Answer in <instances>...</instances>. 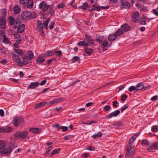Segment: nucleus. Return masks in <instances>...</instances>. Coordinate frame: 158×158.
Masks as SVG:
<instances>
[{"label": "nucleus", "mask_w": 158, "mask_h": 158, "mask_svg": "<svg viewBox=\"0 0 158 158\" xmlns=\"http://www.w3.org/2000/svg\"><path fill=\"white\" fill-rule=\"evenodd\" d=\"M131 148V144L129 143L127 148L126 150L127 151H130Z\"/></svg>", "instance_id": "0e129e2a"}, {"label": "nucleus", "mask_w": 158, "mask_h": 158, "mask_svg": "<svg viewBox=\"0 0 158 158\" xmlns=\"http://www.w3.org/2000/svg\"><path fill=\"white\" fill-rule=\"evenodd\" d=\"M135 152L134 151L133 152L127 151V152L125 155V157L126 158H130L135 153Z\"/></svg>", "instance_id": "393cba45"}, {"label": "nucleus", "mask_w": 158, "mask_h": 158, "mask_svg": "<svg viewBox=\"0 0 158 158\" xmlns=\"http://www.w3.org/2000/svg\"><path fill=\"white\" fill-rule=\"evenodd\" d=\"M53 127H55L59 130H60L61 128V127L58 124H55L53 125Z\"/></svg>", "instance_id": "bf43d9fd"}, {"label": "nucleus", "mask_w": 158, "mask_h": 158, "mask_svg": "<svg viewBox=\"0 0 158 158\" xmlns=\"http://www.w3.org/2000/svg\"><path fill=\"white\" fill-rule=\"evenodd\" d=\"M23 62L24 64L26 65L31 62V60L28 58V56H26L24 57Z\"/></svg>", "instance_id": "a878e982"}, {"label": "nucleus", "mask_w": 158, "mask_h": 158, "mask_svg": "<svg viewBox=\"0 0 158 158\" xmlns=\"http://www.w3.org/2000/svg\"><path fill=\"white\" fill-rule=\"evenodd\" d=\"M123 33V31L121 29H119L118 30L114 33V34L116 35L117 37L119 36L120 35Z\"/></svg>", "instance_id": "473e14b6"}, {"label": "nucleus", "mask_w": 158, "mask_h": 158, "mask_svg": "<svg viewBox=\"0 0 158 158\" xmlns=\"http://www.w3.org/2000/svg\"><path fill=\"white\" fill-rule=\"evenodd\" d=\"M37 27L39 31H41L43 29V24L40 20L37 21Z\"/></svg>", "instance_id": "b1692460"}, {"label": "nucleus", "mask_w": 158, "mask_h": 158, "mask_svg": "<svg viewBox=\"0 0 158 158\" xmlns=\"http://www.w3.org/2000/svg\"><path fill=\"white\" fill-rule=\"evenodd\" d=\"M152 13L157 16H158V12L156 9H153L152 10Z\"/></svg>", "instance_id": "774afa93"}, {"label": "nucleus", "mask_w": 158, "mask_h": 158, "mask_svg": "<svg viewBox=\"0 0 158 158\" xmlns=\"http://www.w3.org/2000/svg\"><path fill=\"white\" fill-rule=\"evenodd\" d=\"M128 108V106L127 105H125L124 106L121 108V112H123V110H124Z\"/></svg>", "instance_id": "69168bd1"}, {"label": "nucleus", "mask_w": 158, "mask_h": 158, "mask_svg": "<svg viewBox=\"0 0 158 158\" xmlns=\"http://www.w3.org/2000/svg\"><path fill=\"white\" fill-rule=\"evenodd\" d=\"M123 125V124L122 123L119 121H118L117 123H115L112 125L115 127H118L122 126Z\"/></svg>", "instance_id": "de8ad7c7"}, {"label": "nucleus", "mask_w": 158, "mask_h": 158, "mask_svg": "<svg viewBox=\"0 0 158 158\" xmlns=\"http://www.w3.org/2000/svg\"><path fill=\"white\" fill-rule=\"evenodd\" d=\"M139 13L137 12H135L134 13L132 16V18L134 21L138 20L139 19Z\"/></svg>", "instance_id": "6ab92c4d"}, {"label": "nucleus", "mask_w": 158, "mask_h": 158, "mask_svg": "<svg viewBox=\"0 0 158 158\" xmlns=\"http://www.w3.org/2000/svg\"><path fill=\"white\" fill-rule=\"evenodd\" d=\"M6 145L5 141L0 140V150H2L4 149Z\"/></svg>", "instance_id": "cd10ccee"}, {"label": "nucleus", "mask_w": 158, "mask_h": 158, "mask_svg": "<svg viewBox=\"0 0 158 158\" xmlns=\"http://www.w3.org/2000/svg\"><path fill=\"white\" fill-rule=\"evenodd\" d=\"M39 8L40 9L43 8L42 10L43 11L45 12L47 11L48 9L50 8V6L47 5L45 2L43 1L40 4Z\"/></svg>", "instance_id": "423d86ee"}, {"label": "nucleus", "mask_w": 158, "mask_h": 158, "mask_svg": "<svg viewBox=\"0 0 158 158\" xmlns=\"http://www.w3.org/2000/svg\"><path fill=\"white\" fill-rule=\"evenodd\" d=\"M88 6V4L86 2H85L83 3V5H82L81 6H79V8L83 10H86Z\"/></svg>", "instance_id": "72a5a7b5"}, {"label": "nucleus", "mask_w": 158, "mask_h": 158, "mask_svg": "<svg viewBox=\"0 0 158 158\" xmlns=\"http://www.w3.org/2000/svg\"><path fill=\"white\" fill-rule=\"evenodd\" d=\"M3 42L5 44H10V42L6 36L3 37Z\"/></svg>", "instance_id": "ea45409f"}, {"label": "nucleus", "mask_w": 158, "mask_h": 158, "mask_svg": "<svg viewBox=\"0 0 158 158\" xmlns=\"http://www.w3.org/2000/svg\"><path fill=\"white\" fill-rule=\"evenodd\" d=\"M72 60L74 62H78L79 63H80V60L79 57L77 56H74L72 58Z\"/></svg>", "instance_id": "a19ab883"}, {"label": "nucleus", "mask_w": 158, "mask_h": 158, "mask_svg": "<svg viewBox=\"0 0 158 158\" xmlns=\"http://www.w3.org/2000/svg\"><path fill=\"white\" fill-rule=\"evenodd\" d=\"M13 130V128L7 126L0 127V132L2 133H7L12 131Z\"/></svg>", "instance_id": "0eeeda50"}, {"label": "nucleus", "mask_w": 158, "mask_h": 158, "mask_svg": "<svg viewBox=\"0 0 158 158\" xmlns=\"http://www.w3.org/2000/svg\"><path fill=\"white\" fill-rule=\"evenodd\" d=\"M54 52L52 51H49L48 52V54L46 56H52L54 55Z\"/></svg>", "instance_id": "e2e57ef3"}, {"label": "nucleus", "mask_w": 158, "mask_h": 158, "mask_svg": "<svg viewBox=\"0 0 158 158\" xmlns=\"http://www.w3.org/2000/svg\"><path fill=\"white\" fill-rule=\"evenodd\" d=\"M156 149V147L155 145V143H153L150 145L149 147L147 148V150L149 152H153L154 150Z\"/></svg>", "instance_id": "4be33fe9"}, {"label": "nucleus", "mask_w": 158, "mask_h": 158, "mask_svg": "<svg viewBox=\"0 0 158 158\" xmlns=\"http://www.w3.org/2000/svg\"><path fill=\"white\" fill-rule=\"evenodd\" d=\"M54 10L52 9V8L51 7L49 8V10L48 12V13L49 14H50L51 15V16H52L54 14Z\"/></svg>", "instance_id": "49530a36"}, {"label": "nucleus", "mask_w": 158, "mask_h": 158, "mask_svg": "<svg viewBox=\"0 0 158 158\" xmlns=\"http://www.w3.org/2000/svg\"><path fill=\"white\" fill-rule=\"evenodd\" d=\"M13 11L15 14H18L19 13L21 10V9L18 5L15 6L13 8Z\"/></svg>", "instance_id": "4468645a"}, {"label": "nucleus", "mask_w": 158, "mask_h": 158, "mask_svg": "<svg viewBox=\"0 0 158 158\" xmlns=\"http://www.w3.org/2000/svg\"><path fill=\"white\" fill-rule=\"evenodd\" d=\"M55 53L56 56H61L62 53L61 51H56L55 52Z\"/></svg>", "instance_id": "5fc2aeb1"}, {"label": "nucleus", "mask_w": 158, "mask_h": 158, "mask_svg": "<svg viewBox=\"0 0 158 158\" xmlns=\"http://www.w3.org/2000/svg\"><path fill=\"white\" fill-rule=\"evenodd\" d=\"M120 2H121V7L122 9H129L130 7L131 4L130 3L125 1V0H121Z\"/></svg>", "instance_id": "6e6552de"}, {"label": "nucleus", "mask_w": 158, "mask_h": 158, "mask_svg": "<svg viewBox=\"0 0 158 158\" xmlns=\"http://www.w3.org/2000/svg\"><path fill=\"white\" fill-rule=\"evenodd\" d=\"M47 102H40L36 105H35L34 106V108H38L39 107H40L44 105H45Z\"/></svg>", "instance_id": "e433bc0d"}, {"label": "nucleus", "mask_w": 158, "mask_h": 158, "mask_svg": "<svg viewBox=\"0 0 158 158\" xmlns=\"http://www.w3.org/2000/svg\"><path fill=\"white\" fill-rule=\"evenodd\" d=\"M136 91H138L139 90L143 89V88H144V85L143 83L142 82H140L138 83L135 86Z\"/></svg>", "instance_id": "2eb2a0df"}, {"label": "nucleus", "mask_w": 158, "mask_h": 158, "mask_svg": "<svg viewBox=\"0 0 158 158\" xmlns=\"http://www.w3.org/2000/svg\"><path fill=\"white\" fill-rule=\"evenodd\" d=\"M21 18L23 20L33 19L32 17L31 13L28 11H23L21 14Z\"/></svg>", "instance_id": "7ed1b4c3"}, {"label": "nucleus", "mask_w": 158, "mask_h": 158, "mask_svg": "<svg viewBox=\"0 0 158 158\" xmlns=\"http://www.w3.org/2000/svg\"><path fill=\"white\" fill-rule=\"evenodd\" d=\"M157 98H158L157 96V95L155 96L152 97L151 98V100L153 101H156L157 99Z\"/></svg>", "instance_id": "338daca9"}, {"label": "nucleus", "mask_w": 158, "mask_h": 158, "mask_svg": "<svg viewBox=\"0 0 158 158\" xmlns=\"http://www.w3.org/2000/svg\"><path fill=\"white\" fill-rule=\"evenodd\" d=\"M10 21V26H12L14 25L15 23V19L13 17H10L9 18Z\"/></svg>", "instance_id": "4c0bfd02"}, {"label": "nucleus", "mask_w": 158, "mask_h": 158, "mask_svg": "<svg viewBox=\"0 0 158 158\" xmlns=\"http://www.w3.org/2000/svg\"><path fill=\"white\" fill-rule=\"evenodd\" d=\"M29 130L34 133H40V129L38 128H32L29 129Z\"/></svg>", "instance_id": "bb28decb"}, {"label": "nucleus", "mask_w": 158, "mask_h": 158, "mask_svg": "<svg viewBox=\"0 0 158 158\" xmlns=\"http://www.w3.org/2000/svg\"><path fill=\"white\" fill-rule=\"evenodd\" d=\"M52 149V146H49L46 149V156H47L49 152Z\"/></svg>", "instance_id": "37998d69"}, {"label": "nucleus", "mask_w": 158, "mask_h": 158, "mask_svg": "<svg viewBox=\"0 0 158 158\" xmlns=\"http://www.w3.org/2000/svg\"><path fill=\"white\" fill-rule=\"evenodd\" d=\"M92 7L94 8L95 10H97L98 11H99L101 10L100 7L97 6L95 5H92Z\"/></svg>", "instance_id": "6e6d98bb"}, {"label": "nucleus", "mask_w": 158, "mask_h": 158, "mask_svg": "<svg viewBox=\"0 0 158 158\" xmlns=\"http://www.w3.org/2000/svg\"><path fill=\"white\" fill-rule=\"evenodd\" d=\"M122 30L123 31H127L129 30L130 28V26H128L127 24H125L124 25L122 26Z\"/></svg>", "instance_id": "aec40b11"}, {"label": "nucleus", "mask_w": 158, "mask_h": 158, "mask_svg": "<svg viewBox=\"0 0 158 158\" xmlns=\"http://www.w3.org/2000/svg\"><path fill=\"white\" fill-rule=\"evenodd\" d=\"M95 41L98 42L99 44H101V45L103 48L102 50L103 51H106L107 49L106 48H108L109 46L108 42L106 40H102L98 38L95 39Z\"/></svg>", "instance_id": "f03ea898"}, {"label": "nucleus", "mask_w": 158, "mask_h": 158, "mask_svg": "<svg viewBox=\"0 0 158 158\" xmlns=\"http://www.w3.org/2000/svg\"><path fill=\"white\" fill-rule=\"evenodd\" d=\"M18 33V32H15L14 34L15 37L16 39L20 38V36Z\"/></svg>", "instance_id": "13d9d810"}, {"label": "nucleus", "mask_w": 158, "mask_h": 158, "mask_svg": "<svg viewBox=\"0 0 158 158\" xmlns=\"http://www.w3.org/2000/svg\"><path fill=\"white\" fill-rule=\"evenodd\" d=\"M85 40L87 44H89V46L90 44L94 45V40L91 39V37L88 35H85Z\"/></svg>", "instance_id": "9d476101"}, {"label": "nucleus", "mask_w": 158, "mask_h": 158, "mask_svg": "<svg viewBox=\"0 0 158 158\" xmlns=\"http://www.w3.org/2000/svg\"><path fill=\"white\" fill-rule=\"evenodd\" d=\"M12 59L15 62L18 63L19 61H21L19 56L15 54H13L12 55Z\"/></svg>", "instance_id": "dca6fc26"}, {"label": "nucleus", "mask_w": 158, "mask_h": 158, "mask_svg": "<svg viewBox=\"0 0 158 158\" xmlns=\"http://www.w3.org/2000/svg\"><path fill=\"white\" fill-rule=\"evenodd\" d=\"M141 144L142 145H149V143L147 140L144 139L142 141Z\"/></svg>", "instance_id": "603ef678"}, {"label": "nucleus", "mask_w": 158, "mask_h": 158, "mask_svg": "<svg viewBox=\"0 0 158 158\" xmlns=\"http://www.w3.org/2000/svg\"><path fill=\"white\" fill-rule=\"evenodd\" d=\"M28 59H29L30 60H31L34 56V55L32 52L30 51H29L28 52Z\"/></svg>", "instance_id": "79ce46f5"}, {"label": "nucleus", "mask_w": 158, "mask_h": 158, "mask_svg": "<svg viewBox=\"0 0 158 158\" xmlns=\"http://www.w3.org/2000/svg\"><path fill=\"white\" fill-rule=\"evenodd\" d=\"M117 37L116 36L114 33L113 34H110L108 37V40L110 41H113Z\"/></svg>", "instance_id": "a211bd4d"}, {"label": "nucleus", "mask_w": 158, "mask_h": 158, "mask_svg": "<svg viewBox=\"0 0 158 158\" xmlns=\"http://www.w3.org/2000/svg\"><path fill=\"white\" fill-rule=\"evenodd\" d=\"M6 36L5 35V32L4 30H1L0 31V36H2L3 37Z\"/></svg>", "instance_id": "4d7b16f0"}, {"label": "nucleus", "mask_w": 158, "mask_h": 158, "mask_svg": "<svg viewBox=\"0 0 158 158\" xmlns=\"http://www.w3.org/2000/svg\"><path fill=\"white\" fill-rule=\"evenodd\" d=\"M111 108V106L109 105H106L103 108V110L106 111H109Z\"/></svg>", "instance_id": "8fccbe9b"}, {"label": "nucleus", "mask_w": 158, "mask_h": 158, "mask_svg": "<svg viewBox=\"0 0 158 158\" xmlns=\"http://www.w3.org/2000/svg\"><path fill=\"white\" fill-rule=\"evenodd\" d=\"M6 22L5 19L2 16L0 17V27L2 29L6 28Z\"/></svg>", "instance_id": "1a4fd4ad"}, {"label": "nucleus", "mask_w": 158, "mask_h": 158, "mask_svg": "<svg viewBox=\"0 0 158 158\" xmlns=\"http://www.w3.org/2000/svg\"><path fill=\"white\" fill-rule=\"evenodd\" d=\"M25 27V26L23 24L20 25L18 28V32L19 33H23L24 31Z\"/></svg>", "instance_id": "f3484780"}, {"label": "nucleus", "mask_w": 158, "mask_h": 158, "mask_svg": "<svg viewBox=\"0 0 158 158\" xmlns=\"http://www.w3.org/2000/svg\"><path fill=\"white\" fill-rule=\"evenodd\" d=\"M50 20V19L49 18H48L45 20L43 22V24L44 26V27L46 28H47L49 22Z\"/></svg>", "instance_id": "f704fd0d"}, {"label": "nucleus", "mask_w": 158, "mask_h": 158, "mask_svg": "<svg viewBox=\"0 0 158 158\" xmlns=\"http://www.w3.org/2000/svg\"><path fill=\"white\" fill-rule=\"evenodd\" d=\"M127 96L126 94H124L121 96V100L122 101H124L127 98Z\"/></svg>", "instance_id": "3c124183"}, {"label": "nucleus", "mask_w": 158, "mask_h": 158, "mask_svg": "<svg viewBox=\"0 0 158 158\" xmlns=\"http://www.w3.org/2000/svg\"><path fill=\"white\" fill-rule=\"evenodd\" d=\"M138 136V135H134L133 136L131 137L129 140V144H131L135 140V139H136V137Z\"/></svg>", "instance_id": "c03bdc74"}, {"label": "nucleus", "mask_w": 158, "mask_h": 158, "mask_svg": "<svg viewBox=\"0 0 158 158\" xmlns=\"http://www.w3.org/2000/svg\"><path fill=\"white\" fill-rule=\"evenodd\" d=\"M15 51L21 56H23L24 52L20 49H14Z\"/></svg>", "instance_id": "2f4dec72"}, {"label": "nucleus", "mask_w": 158, "mask_h": 158, "mask_svg": "<svg viewBox=\"0 0 158 158\" xmlns=\"http://www.w3.org/2000/svg\"><path fill=\"white\" fill-rule=\"evenodd\" d=\"M84 51L87 54L89 55L93 53L94 52V50L92 49L88 48L87 47L85 48Z\"/></svg>", "instance_id": "412c9836"}, {"label": "nucleus", "mask_w": 158, "mask_h": 158, "mask_svg": "<svg viewBox=\"0 0 158 158\" xmlns=\"http://www.w3.org/2000/svg\"><path fill=\"white\" fill-rule=\"evenodd\" d=\"M102 134L100 132H98V134H94L92 136V137L94 139H96L97 138H100L102 136Z\"/></svg>", "instance_id": "58836bf2"}, {"label": "nucleus", "mask_w": 158, "mask_h": 158, "mask_svg": "<svg viewBox=\"0 0 158 158\" xmlns=\"http://www.w3.org/2000/svg\"><path fill=\"white\" fill-rule=\"evenodd\" d=\"M118 103V102L116 101H114L112 102V105L114 107L116 108L118 106L117 105V104Z\"/></svg>", "instance_id": "052dcab7"}, {"label": "nucleus", "mask_w": 158, "mask_h": 158, "mask_svg": "<svg viewBox=\"0 0 158 158\" xmlns=\"http://www.w3.org/2000/svg\"><path fill=\"white\" fill-rule=\"evenodd\" d=\"M63 132L66 131L68 130V128L66 127L62 126L61 127V128Z\"/></svg>", "instance_id": "680f3d73"}, {"label": "nucleus", "mask_w": 158, "mask_h": 158, "mask_svg": "<svg viewBox=\"0 0 158 158\" xmlns=\"http://www.w3.org/2000/svg\"><path fill=\"white\" fill-rule=\"evenodd\" d=\"M13 123L14 126L18 127L24 123L23 119L21 117H14L13 118Z\"/></svg>", "instance_id": "f257e3e1"}, {"label": "nucleus", "mask_w": 158, "mask_h": 158, "mask_svg": "<svg viewBox=\"0 0 158 158\" xmlns=\"http://www.w3.org/2000/svg\"><path fill=\"white\" fill-rule=\"evenodd\" d=\"M65 5L64 3H60L58 5V9L63 8L65 6Z\"/></svg>", "instance_id": "864d4df0"}, {"label": "nucleus", "mask_w": 158, "mask_h": 158, "mask_svg": "<svg viewBox=\"0 0 158 158\" xmlns=\"http://www.w3.org/2000/svg\"><path fill=\"white\" fill-rule=\"evenodd\" d=\"M152 132H156L158 131V126L154 125L152 127Z\"/></svg>", "instance_id": "a18cd8bd"}, {"label": "nucleus", "mask_w": 158, "mask_h": 158, "mask_svg": "<svg viewBox=\"0 0 158 158\" xmlns=\"http://www.w3.org/2000/svg\"><path fill=\"white\" fill-rule=\"evenodd\" d=\"M46 56V55L45 54L44 56H42L41 55H39L38 57L36 60V63L38 64H41L45 61V59L43 58V57Z\"/></svg>", "instance_id": "f8f14e48"}, {"label": "nucleus", "mask_w": 158, "mask_h": 158, "mask_svg": "<svg viewBox=\"0 0 158 158\" xmlns=\"http://www.w3.org/2000/svg\"><path fill=\"white\" fill-rule=\"evenodd\" d=\"M120 111L119 110H116L110 114L106 115V118H110L113 117H116L120 113Z\"/></svg>", "instance_id": "9b49d317"}, {"label": "nucleus", "mask_w": 158, "mask_h": 158, "mask_svg": "<svg viewBox=\"0 0 158 158\" xmlns=\"http://www.w3.org/2000/svg\"><path fill=\"white\" fill-rule=\"evenodd\" d=\"M89 44L86 42V40H84L83 41H80L78 43V45L81 46H85L86 47L89 46Z\"/></svg>", "instance_id": "5701e85b"}, {"label": "nucleus", "mask_w": 158, "mask_h": 158, "mask_svg": "<svg viewBox=\"0 0 158 158\" xmlns=\"http://www.w3.org/2000/svg\"><path fill=\"white\" fill-rule=\"evenodd\" d=\"M33 5V0H28L27 4V6L29 8H31Z\"/></svg>", "instance_id": "c756f323"}, {"label": "nucleus", "mask_w": 158, "mask_h": 158, "mask_svg": "<svg viewBox=\"0 0 158 158\" xmlns=\"http://www.w3.org/2000/svg\"><path fill=\"white\" fill-rule=\"evenodd\" d=\"M144 19H147L145 16L143 15L142 18L140 20L139 23H140L142 25H145L146 24V21L143 20Z\"/></svg>", "instance_id": "c9c22d12"}, {"label": "nucleus", "mask_w": 158, "mask_h": 158, "mask_svg": "<svg viewBox=\"0 0 158 158\" xmlns=\"http://www.w3.org/2000/svg\"><path fill=\"white\" fill-rule=\"evenodd\" d=\"M39 85V83L38 81L31 82L28 87V89H34L38 87Z\"/></svg>", "instance_id": "ddd939ff"}, {"label": "nucleus", "mask_w": 158, "mask_h": 158, "mask_svg": "<svg viewBox=\"0 0 158 158\" xmlns=\"http://www.w3.org/2000/svg\"><path fill=\"white\" fill-rule=\"evenodd\" d=\"M63 99L62 98L55 99L53 100L52 101L50 102L49 103L51 104H52L53 103H59L60 101H62Z\"/></svg>", "instance_id": "c85d7f7f"}, {"label": "nucleus", "mask_w": 158, "mask_h": 158, "mask_svg": "<svg viewBox=\"0 0 158 158\" xmlns=\"http://www.w3.org/2000/svg\"><path fill=\"white\" fill-rule=\"evenodd\" d=\"M28 132L27 131H23L15 133L14 135L16 138H25L27 136Z\"/></svg>", "instance_id": "39448f33"}, {"label": "nucleus", "mask_w": 158, "mask_h": 158, "mask_svg": "<svg viewBox=\"0 0 158 158\" xmlns=\"http://www.w3.org/2000/svg\"><path fill=\"white\" fill-rule=\"evenodd\" d=\"M128 90L129 91L131 92H132L134 90H135V92L137 91H136V86L135 87L133 86H130Z\"/></svg>", "instance_id": "09e8293b"}, {"label": "nucleus", "mask_w": 158, "mask_h": 158, "mask_svg": "<svg viewBox=\"0 0 158 158\" xmlns=\"http://www.w3.org/2000/svg\"><path fill=\"white\" fill-rule=\"evenodd\" d=\"M13 150L11 147H9L5 148L0 151L1 154L5 155H9L11 154Z\"/></svg>", "instance_id": "20e7f679"}, {"label": "nucleus", "mask_w": 158, "mask_h": 158, "mask_svg": "<svg viewBox=\"0 0 158 158\" xmlns=\"http://www.w3.org/2000/svg\"><path fill=\"white\" fill-rule=\"evenodd\" d=\"M60 150V148H57L51 152L50 155V156H52L54 155L57 154L59 153Z\"/></svg>", "instance_id": "7c9ffc66"}]
</instances>
